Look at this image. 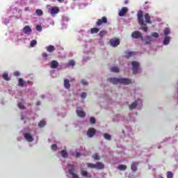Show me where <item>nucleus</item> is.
Here are the masks:
<instances>
[{
  "label": "nucleus",
  "instance_id": "nucleus-18",
  "mask_svg": "<svg viewBox=\"0 0 178 178\" xmlns=\"http://www.w3.org/2000/svg\"><path fill=\"white\" fill-rule=\"evenodd\" d=\"M47 52L52 54L55 51V47L52 44H50L46 47Z\"/></svg>",
  "mask_w": 178,
  "mask_h": 178
},
{
  "label": "nucleus",
  "instance_id": "nucleus-37",
  "mask_svg": "<svg viewBox=\"0 0 178 178\" xmlns=\"http://www.w3.org/2000/svg\"><path fill=\"white\" fill-rule=\"evenodd\" d=\"M92 158H93L95 161H99V159H101V158L99 157V156L97 154H93Z\"/></svg>",
  "mask_w": 178,
  "mask_h": 178
},
{
  "label": "nucleus",
  "instance_id": "nucleus-34",
  "mask_svg": "<svg viewBox=\"0 0 178 178\" xmlns=\"http://www.w3.org/2000/svg\"><path fill=\"white\" fill-rule=\"evenodd\" d=\"M61 156H63V158H67V152L66 150H62Z\"/></svg>",
  "mask_w": 178,
  "mask_h": 178
},
{
  "label": "nucleus",
  "instance_id": "nucleus-28",
  "mask_svg": "<svg viewBox=\"0 0 178 178\" xmlns=\"http://www.w3.org/2000/svg\"><path fill=\"white\" fill-rule=\"evenodd\" d=\"M137 102H134L132 103L130 106H129V109L133 110V109H136V108H137Z\"/></svg>",
  "mask_w": 178,
  "mask_h": 178
},
{
  "label": "nucleus",
  "instance_id": "nucleus-55",
  "mask_svg": "<svg viewBox=\"0 0 178 178\" xmlns=\"http://www.w3.org/2000/svg\"><path fill=\"white\" fill-rule=\"evenodd\" d=\"M73 1H76V0H73Z\"/></svg>",
  "mask_w": 178,
  "mask_h": 178
},
{
  "label": "nucleus",
  "instance_id": "nucleus-3",
  "mask_svg": "<svg viewBox=\"0 0 178 178\" xmlns=\"http://www.w3.org/2000/svg\"><path fill=\"white\" fill-rule=\"evenodd\" d=\"M132 38H135L136 40L138 38H141L142 41H144V38H143V34L141 32L138 31H135L131 33Z\"/></svg>",
  "mask_w": 178,
  "mask_h": 178
},
{
  "label": "nucleus",
  "instance_id": "nucleus-8",
  "mask_svg": "<svg viewBox=\"0 0 178 178\" xmlns=\"http://www.w3.org/2000/svg\"><path fill=\"white\" fill-rule=\"evenodd\" d=\"M76 115L79 118H86V112H84L80 107H77Z\"/></svg>",
  "mask_w": 178,
  "mask_h": 178
},
{
  "label": "nucleus",
  "instance_id": "nucleus-46",
  "mask_svg": "<svg viewBox=\"0 0 178 178\" xmlns=\"http://www.w3.org/2000/svg\"><path fill=\"white\" fill-rule=\"evenodd\" d=\"M36 30H37L38 31H42V27L41 26H40V25H38V26H36Z\"/></svg>",
  "mask_w": 178,
  "mask_h": 178
},
{
  "label": "nucleus",
  "instance_id": "nucleus-49",
  "mask_svg": "<svg viewBox=\"0 0 178 178\" xmlns=\"http://www.w3.org/2000/svg\"><path fill=\"white\" fill-rule=\"evenodd\" d=\"M42 56L43 58H48V54H47V53H42Z\"/></svg>",
  "mask_w": 178,
  "mask_h": 178
},
{
  "label": "nucleus",
  "instance_id": "nucleus-33",
  "mask_svg": "<svg viewBox=\"0 0 178 178\" xmlns=\"http://www.w3.org/2000/svg\"><path fill=\"white\" fill-rule=\"evenodd\" d=\"M169 34H170V31L169 30V28H165L164 29V35H165V37H168Z\"/></svg>",
  "mask_w": 178,
  "mask_h": 178
},
{
  "label": "nucleus",
  "instance_id": "nucleus-44",
  "mask_svg": "<svg viewBox=\"0 0 178 178\" xmlns=\"http://www.w3.org/2000/svg\"><path fill=\"white\" fill-rule=\"evenodd\" d=\"M90 123H92V124H95V122H96L95 118L93 117H91L90 118Z\"/></svg>",
  "mask_w": 178,
  "mask_h": 178
},
{
  "label": "nucleus",
  "instance_id": "nucleus-36",
  "mask_svg": "<svg viewBox=\"0 0 178 178\" xmlns=\"http://www.w3.org/2000/svg\"><path fill=\"white\" fill-rule=\"evenodd\" d=\"M96 164H94L92 163H88V168H90V169H95Z\"/></svg>",
  "mask_w": 178,
  "mask_h": 178
},
{
  "label": "nucleus",
  "instance_id": "nucleus-4",
  "mask_svg": "<svg viewBox=\"0 0 178 178\" xmlns=\"http://www.w3.org/2000/svg\"><path fill=\"white\" fill-rule=\"evenodd\" d=\"M108 23V18L106 17H103L101 19H98L96 25L97 26H102V24H106Z\"/></svg>",
  "mask_w": 178,
  "mask_h": 178
},
{
  "label": "nucleus",
  "instance_id": "nucleus-50",
  "mask_svg": "<svg viewBox=\"0 0 178 178\" xmlns=\"http://www.w3.org/2000/svg\"><path fill=\"white\" fill-rule=\"evenodd\" d=\"M81 156V154H80V153H76V158H79V157H80Z\"/></svg>",
  "mask_w": 178,
  "mask_h": 178
},
{
  "label": "nucleus",
  "instance_id": "nucleus-19",
  "mask_svg": "<svg viewBox=\"0 0 178 178\" xmlns=\"http://www.w3.org/2000/svg\"><path fill=\"white\" fill-rule=\"evenodd\" d=\"M59 66V63L58 61L54 60L51 61V69H56Z\"/></svg>",
  "mask_w": 178,
  "mask_h": 178
},
{
  "label": "nucleus",
  "instance_id": "nucleus-42",
  "mask_svg": "<svg viewBox=\"0 0 178 178\" xmlns=\"http://www.w3.org/2000/svg\"><path fill=\"white\" fill-rule=\"evenodd\" d=\"M81 97L83 99H86V97H87V92H83L81 93Z\"/></svg>",
  "mask_w": 178,
  "mask_h": 178
},
{
  "label": "nucleus",
  "instance_id": "nucleus-14",
  "mask_svg": "<svg viewBox=\"0 0 178 178\" xmlns=\"http://www.w3.org/2000/svg\"><path fill=\"white\" fill-rule=\"evenodd\" d=\"M144 17L145 19V23H147L148 24H152V21H151V16H149V13H145Z\"/></svg>",
  "mask_w": 178,
  "mask_h": 178
},
{
  "label": "nucleus",
  "instance_id": "nucleus-5",
  "mask_svg": "<svg viewBox=\"0 0 178 178\" xmlns=\"http://www.w3.org/2000/svg\"><path fill=\"white\" fill-rule=\"evenodd\" d=\"M132 65V70L134 72V74H137L138 72V66H140V63L137 61H132L131 62Z\"/></svg>",
  "mask_w": 178,
  "mask_h": 178
},
{
  "label": "nucleus",
  "instance_id": "nucleus-32",
  "mask_svg": "<svg viewBox=\"0 0 178 178\" xmlns=\"http://www.w3.org/2000/svg\"><path fill=\"white\" fill-rule=\"evenodd\" d=\"M35 13H36V15H38V16H42V15L44 14L42 13V10H41V9H37L35 10Z\"/></svg>",
  "mask_w": 178,
  "mask_h": 178
},
{
  "label": "nucleus",
  "instance_id": "nucleus-26",
  "mask_svg": "<svg viewBox=\"0 0 178 178\" xmlns=\"http://www.w3.org/2000/svg\"><path fill=\"white\" fill-rule=\"evenodd\" d=\"M98 31H99V29L98 28H92L90 29V33L91 34H97V33H98Z\"/></svg>",
  "mask_w": 178,
  "mask_h": 178
},
{
  "label": "nucleus",
  "instance_id": "nucleus-13",
  "mask_svg": "<svg viewBox=\"0 0 178 178\" xmlns=\"http://www.w3.org/2000/svg\"><path fill=\"white\" fill-rule=\"evenodd\" d=\"M127 12H129V9L127 8V7H123L120 11H119V16H120L121 17L124 16V15H126V13H127Z\"/></svg>",
  "mask_w": 178,
  "mask_h": 178
},
{
  "label": "nucleus",
  "instance_id": "nucleus-6",
  "mask_svg": "<svg viewBox=\"0 0 178 178\" xmlns=\"http://www.w3.org/2000/svg\"><path fill=\"white\" fill-rule=\"evenodd\" d=\"M97 133V130L94 128H90L87 131V136L88 137H90V138H92L94 136H95V134Z\"/></svg>",
  "mask_w": 178,
  "mask_h": 178
},
{
  "label": "nucleus",
  "instance_id": "nucleus-45",
  "mask_svg": "<svg viewBox=\"0 0 178 178\" xmlns=\"http://www.w3.org/2000/svg\"><path fill=\"white\" fill-rule=\"evenodd\" d=\"M18 107L19 109H24V104L22 103H18Z\"/></svg>",
  "mask_w": 178,
  "mask_h": 178
},
{
  "label": "nucleus",
  "instance_id": "nucleus-24",
  "mask_svg": "<svg viewBox=\"0 0 178 178\" xmlns=\"http://www.w3.org/2000/svg\"><path fill=\"white\" fill-rule=\"evenodd\" d=\"M136 53L133 51H125V58H131V56H134Z\"/></svg>",
  "mask_w": 178,
  "mask_h": 178
},
{
  "label": "nucleus",
  "instance_id": "nucleus-20",
  "mask_svg": "<svg viewBox=\"0 0 178 178\" xmlns=\"http://www.w3.org/2000/svg\"><path fill=\"white\" fill-rule=\"evenodd\" d=\"M70 175H72V178H79V175L74 173V168H71L69 170Z\"/></svg>",
  "mask_w": 178,
  "mask_h": 178
},
{
  "label": "nucleus",
  "instance_id": "nucleus-21",
  "mask_svg": "<svg viewBox=\"0 0 178 178\" xmlns=\"http://www.w3.org/2000/svg\"><path fill=\"white\" fill-rule=\"evenodd\" d=\"M152 42V36H147L146 41L145 42V45H149Z\"/></svg>",
  "mask_w": 178,
  "mask_h": 178
},
{
  "label": "nucleus",
  "instance_id": "nucleus-48",
  "mask_svg": "<svg viewBox=\"0 0 178 178\" xmlns=\"http://www.w3.org/2000/svg\"><path fill=\"white\" fill-rule=\"evenodd\" d=\"M81 83L83 84V86H87V81L85 79H82Z\"/></svg>",
  "mask_w": 178,
  "mask_h": 178
},
{
  "label": "nucleus",
  "instance_id": "nucleus-40",
  "mask_svg": "<svg viewBox=\"0 0 178 178\" xmlns=\"http://www.w3.org/2000/svg\"><path fill=\"white\" fill-rule=\"evenodd\" d=\"M35 45H37V40H33L31 42V47H34Z\"/></svg>",
  "mask_w": 178,
  "mask_h": 178
},
{
  "label": "nucleus",
  "instance_id": "nucleus-11",
  "mask_svg": "<svg viewBox=\"0 0 178 178\" xmlns=\"http://www.w3.org/2000/svg\"><path fill=\"white\" fill-rule=\"evenodd\" d=\"M24 137L26 140V141H29V143H33V141H34V138H33L31 134L29 133L24 134Z\"/></svg>",
  "mask_w": 178,
  "mask_h": 178
},
{
  "label": "nucleus",
  "instance_id": "nucleus-27",
  "mask_svg": "<svg viewBox=\"0 0 178 178\" xmlns=\"http://www.w3.org/2000/svg\"><path fill=\"white\" fill-rule=\"evenodd\" d=\"M119 170L124 171L127 169V166L126 165H118Z\"/></svg>",
  "mask_w": 178,
  "mask_h": 178
},
{
  "label": "nucleus",
  "instance_id": "nucleus-30",
  "mask_svg": "<svg viewBox=\"0 0 178 178\" xmlns=\"http://www.w3.org/2000/svg\"><path fill=\"white\" fill-rule=\"evenodd\" d=\"M2 77L6 81H9V76L8 75V73H3L2 74Z\"/></svg>",
  "mask_w": 178,
  "mask_h": 178
},
{
  "label": "nucleus",
  "instance_id": "nucleus-54",
  "mask_svg": "<svg viewBox=\"0 0 178 178\" xmlns=\"http://www.w3.org/2000/svg\"><path fill=\"white\" fill-rule=\"evenodd\" d=\"M160 178H165V177H161Z\"/></svg>",
  "mask_w": 178,
  "mask_h": 178
},
{
  "label": "nucleus",
  "instance_id": "nucleus-47",
  "mask_svg": "<svg viewBox=\"0 0 178 178\" xmlns=\"http://www.w3.org/2000/svg\"><path fill=\"white\" fill-rule=\"evenodd\" d=\"M14 76H16V77L20 76V72L19 71H16L14 72Z\"/></svg>",
  "mask_w": 178,
  "mask_h": 178
},
{
  "label": "nucleus",
  "instance_id": "nucleus-9",
  "mask_svg": "<svg viewBox=\"0 0 178 178\" xmlns=\"http://www.w3.org/2000/svg\"><path fill=\"white\" fill-rule=\"evenodd\" d=\"M140 165V162L136 161V162H132V164L131 165V169L134 172H136L138 170V168L137 166Z\"/></svg>",
  "mask_w": 178,
  "mask_h": 178
},
{
  "label": "nucleus",
  "instance_id": "nucleus-35",
  "mask_svg": "<svg viewBox=\"0 0 178 178\" xmlns=\"http://www.w3.org/2000/svg\"><path fill=\"white\" fill-rule=\"evenodd\" d=\"M46 122L44 120H41L40 121V122L38 123V127H44V126H45Z\"/></svg>",
  "mask_w": 178,
  "mask_h": 178
},
{
  "label": "nucleus",
  "instance_id": "nucleus-38",
  "mask_svg": "<svg viewBox=\"0 0 178 178\" xmlns=\"http://www.w3.org/2000/svg\"><path fill=\"white\" fill-rule=\"evenodd\" d=\"M167 178H173V172H172V171L167 172Z\"/></svg>",
  "mask_w": 178,
  "mask_h": 178
},
{
  "label": "nucleus",
  "instance_id": "nucleus-25",
  "mask_svg": "<svg viewBox=\"0 0 178 178\" xmlns=\"http://www.w3.org/2000/svg\"><path fill=\"white\" fill-rule=\"evenodd\" d=\"M107 34H108V31H106L105 30H102L99 33V35L100 38L105 37V35H106Z\"/></svg>",
  "mask_w": 178,
  "mask_h": 178
},
{
  "label": "nucleus",
  "instance_id": "nucleus-7",
  "mask_svg": "<svg viewBox=\"0 0 178 178\" xmlns=\"http://www.w3.org/2000/svg\"><path fill=\"white\" fill-rule=\"evenodd\" d=\"M59 8L58 7H52L50 8L49 13L51 15V16H54L55 15H58L59 13Z\"/></svg>",
  "mask_w": 178,
  "mask_h": 178
},
{
  "label": "nucleus",
  "instance_id": "nucleus-52",
  "mask_svg": "<svg viewBox=\"0 0 178 178\" xmlns=\"http://www.w3.org/2000/svg\"><path fill=\"white\" fill-rule=\"evenodd\" d=\"M36 105H41V102H38L36 103Z\"/></svg>",
  "mask_w": 178,
  "mask_h": 178
},
{
  "label": "nucleus",
  "instance_id": "nucleus-53",
  "mask_svg": "<svg viewBox=\"0 0 178 178\" xmlns=\"http://www.w3.org/2000/svg\"><path fill=\"white\" fill-rule=\"evenodd\" d=\"M128 177L129 178H133V177H131V176L130 175L128 176Z\"/></svg>",
  "mask_w": 178,
  "mask_h": 178
},
{
  "label": "nucleus",
  "instance_id": "nucleus-41",
  "mask_svg": "<svg viewBox=\"0 0 178 178\" xmlns=\"http://www.w3.org/2000/svg\"><path fill=\"white\" fill-rule=\"evenodd\" d=\"M68 65L69 66H74V65H76V63L74 62V60H71L69 61Z\"/></svg>",
  "mask_w": 178,
  "mask_h": 178
},
{
  "label": "nucleus",
  "instance_id": "nucleus-23",
  "mask_svg": "<svg viewBox=\"0 0 178 178\" xmlns=\"http://www.w3.org/2000/svg\"><path fill=\"white\" fill-rule=\"evenodd\" d=\"M170 42V37L165 36L163 40V44L164 45H169V43Z\"/></svg>",
  "mask_w": 178,
  "mask_h": 178
},
{
  "label": "nucleus",
  "instance_id": "nucleus-51",
  "mask_svg": "<svg viewBox=\"0 0 178 178\" xmlns=\"http://www.w3.org/2000/svg\"><path fill=\"white\" fill-rule=\"evenodd\" d=\"M58 2H60V3H62V2H63V0H57Z\"/></svg>",
  "mask_w": 178,
  "mask_h": 178
},
{
  "label": "nucleus",
  "instance_id": "nucleus-22",
  "mask_svg": "<svg viewBox=\"0 0 178 178\" xmlns=\"http://www.w3.org/2000/svg\"><path fill=\"white\" fill-rule=\"evenodd\" d=\"M18 85L19 86V87H24L26 85V81H24L23 80V79L19 78L18 80Z\"/></svg>",
  "mask_w": 178,
  "mask_h": 178
},
{
  "label": "nucleus",
  "instance_id": "nucleus-12",
  "mask_svg": "<svg viewBox=\"0 0 178 178\" xmlns=\"http://www.w3.org/2000/svg\"><path fill=\"white\" fill-rule=\"evenodd\" d=\"M31 27H30V26L27 25L25 26L23 29V33H24V34H27L28 35H30V34H31Z\"/></svg>",
  "mask_w": 178,
  "mask_h": 178
},
{
  "label": "nucleus",
  "instance_id": "nucleus-1",
  "mask_svg": "<svg viewBox=\"0 0 178 178\" xmlns=\"http://www.w3.org/2000/svg\"><path fill=\"white\" fill-rule=\"evenodd\" d=\"M108 81L113 84H124L125 86L131 84V80L127 78H108Z\"/></svg>",
  "mask_w": 178,
  "mask_h": 178
},
{
  "label": "nucleus",
  "instance_id": "nucleus-10",
  "mask_svg": "<svg viewBox=\"0 0 178 178\" xmlns=\"http://www.w3.org/2000/svg\"><path fill=\"white\" fill-rule=\"evenodd\" d=\"M110 43L112 47H118L120 44V40L119 39H111Z\"/></svg>",
  "mask_w": 178,
  "mask_h": 178
},
{
  "label": "nucleus",
  "instance_id": "nucleus-39",
  "mask_svg": "<svg viewBox=\"0 0 178 178\" xmlns=\"http://www.w3.org/2000/svg\"><path fill=\"white\" fill-rule=\"evenodd\" d=\"M51 148L53 151H56L58 149V146L56 145V144H54L51 145Z\"/></svg>",
  "mask_w": 178,
  "mask_h": 178
},
{
  "label": "nucleus",
  "instance_id": "nucleus-2",
  "mask_svg": "<svg viewBox=\"0 0 178 178\" xmlns=\"http://www.w3.org/2000/svg\"><path fill=\"white\" fill-rule=\"evenodd\" d=\"M137 17L140 26H145L141 28V30L145 31V33H147V31H148V26H147V24H145V22H144V14L143 13V10H139L138 11Z\"/></svg>",
  "mask_w": 178,
  "mask_h": 178
},
{
  "label": "nucleus",
  "instance_id": "nucleus-29",
  "mask_svg": "<svg viewBox=\"0 0 178 178\" xmlns=\"http://www.w3.org/2000/svg\"><path fill=\"white\" fill-rule=\"evenodd\" d=\"M111 72H113L114 73H119L120 70L119 67H113L112 68H111Z\"/></svg>",
  "mask_w": 178,
  "mask_h": 178
},
{
  "label": "nucleus",
  "instance_id": "nucleus-15",
  "mask_svg": "<svg viewBox=\"0 0 178 178\" xmlns=\"http://www.w3.org/2000/svg\"><path fill=\"white\" fill-rule=\"evenodd\" d=\"M81 175L83 177H88V178L92 177V175H91V174H88V172H87V170H82L81 171Z\"/></svg>",
  "mask_w": 178,
  "mask_h": 178
},
{
  "label": "nucleus",
  "instance_id": "nucleus-17",
  "mask_svg": "<svg viewBox=\"0 0 178 178\" xmlns=\"http://www.w3.org/2000/svg\"><path fill=\"white\" fill-rule=\"evenodd\" d=\"M64 87L67 90H70V81H69V79H64Z\"/></svg>",
  "mask_w": 178,
  "mask_h": 178
},
{
  "label": "nucleus",
  "instance_id": "nucleus-16",
  "mask_svg": "<svg viewBox=\"0 0 178 178\" xmlns=\"http://www.w3.org/2000/svg\"><path fill=\"white\" fill-rule=\"evenodd\" d=\"M95 169H97V170H101L102 169H105V166L104 165V163H102V162H97L96 163Z\"/></svg>",
  "mask_w": 178,
  "mask_h": 178
},
{
  "label": "nucleus",
  "instance_id": "nucleus-43",
  "mask_svg": "<svg viewBox=\"0 0 178 178\" xmlns=\"http://www.w3.org/2000/svg\"><path fill=\"white\" fill-rule=\"evenodd\" d=\"M152 37H154L155 38H158L159 37V34L156 32H154L152 33Z\"/></svg>",
  "mask_w": 178,
  "mask_h": 178
},
{
  "label": "nucleus",
  "instance_id": "nucleus-31",
  "mask_svg": "<svg viewBox=\"0 0 178 178\" xmlns=\"http://www.w3.org/2000/svg\"><path fill=\"white\" fill-rule=\"evenodd\" d=\"M104 137L105 138V140H111L112 138V136H111V134L106 133L104 134Z\"/></svg>",
  "mask_w": 178,
  "mask_h": 178
}]
</instances>
